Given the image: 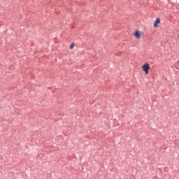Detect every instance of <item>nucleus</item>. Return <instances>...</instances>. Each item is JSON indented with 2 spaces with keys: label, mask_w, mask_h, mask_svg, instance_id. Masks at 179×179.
<instances>
[{
  "label": "nucleus",
  "mask_w": 179,
  "mask_h": 179,
  "mask_svg": "<svg viewBox=\"0 0 179 179\" xmlns=\"http://www.w3.org/2000/svg\"><path fill=\"white\" fill-rule=\"evenodd\" d=\"M75 47V44H73V43H71V45H70V49L71 50H73V48Z\"/></svg>",
  "instance_id": "nucleus-4"
},
{
  "label": "nucleus",
  "mask_w": 179,
  "mask_h": 179,
  "mask_svg": "<svg viewBox=\"0 0 179 179\" xmlns=\"http://www.w3.org/2000/svg\"><path fill=\"white\" fill-rule=\"evenodd\" d=\"M159 24H160V18L157 17L154 22V27H159V25H157Z\"/></svg>",
  "instance_id": "nucleus-3"
},
{
  "label": "nucleus",
  "mask_w": 179,
  "mask_h": 179,
  "mask_svg": "<svg viewBox=\"0 0 179 179\" xmlns=\"http://www.w3.org/2000/svg\"><path fill=\"white\" fill-rule=\"evenodd\" d=\"M134 36H135L136 38H141V36H142V33L138 30L134 32Z\"/></svg>",
  "instance_id": "nucleus-2"
},
{
  "label": "nucleus",
  "mask_w": 179,
  "mask_h": 179,
  "mask_svg": "<svg viewBox=\"0 0 179 179\" xmlns=\"http://www.w3.org/2000/svg\"><path fill=\"white\" fill-rule=\"evenodd\" d=\"M143 71L145 72V75H149V69H150V66L148 63H145L141 66Z\"/></svg>",
  "instance_id": "nucleus-1"
}]
</instances>
